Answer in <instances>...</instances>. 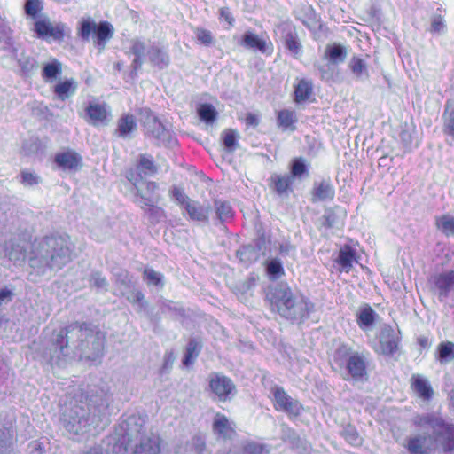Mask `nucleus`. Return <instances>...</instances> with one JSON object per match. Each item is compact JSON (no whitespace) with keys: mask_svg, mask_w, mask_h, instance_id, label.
Wrapping results in <instances>:
<instances>
[{"mask_svg":"<svg viewBox=\"0 0 454 454\" xmlns=\"http://www.w3.org/2000/svg\"><path fill=\"white\" fill-rule=\"evenodd\" d=\"M375 312L371 307H366L361 310L358 317V323L360 325L370 326L374 322Z\"/></svg>","mask_w":454,"mask_h":454,"instance_id":"5fc2aeb1","label":"nucleus"},{"mask_svg":"<svg viewBox=\"0 0 454 454\" xmlns=\"http://www.w3.org/2000/svg\"><path fill=\"white\" fill-rule=\"evenodd\" d=\"M20 182L24 186H34L41 182V178L35 172L24 169L20 172Z\"/></svg>","mask_w":454,"mask_h":454,"instance_id":"3c124183","label":"nucleus"},{"mask_svg":"<svg viewBox=\"0 0 454 454\" xmlns=\"http://www.w3.org/2000/svg\"><path fill=\"white\" fill-rule=\"evenodd\" d=\"M333 363L340 369L346 370L347 376H343L344 380L350 378L355 381H364L367 379L365 356L353 351L347 345H341L335 350Z\"/></svg>","mask_w":454,"mask_h":454,"instance_id":"0eeeda50","label":"nucleus"},{"mask_svg":"<svg viewBox=\"0 0 454 454\" xmlns=\"http://www.w3.org/2000/svg\"><path fill=\"white\" fill-rule=\"evenodd\" d=\"M146 50L145 43L139 39L132 41L130 52L135 55V59L131 63L133 68L132 74L137 73L143 64V57ZM151 64L159 69L166 68L170 63V58L168 51L159 43H152L146 52Z\"/></svg>","mask_w":454,"mask_h":454,"instance_id":"6e6552de","label":"nucleus"},{"mask_svg":"<svg viewBox=\"0 0 454 454\" xmlns=\"http://www.w3.org/2000/svg\"><path fill=\"white\" fill-rule=\"evenodd\" d=\"M416 427H428L432 434H418L410 437L405 445L410 454H427L440 443L444 452L454 450V426L434 413L416 415L412 419Z\"/></svg>","mask_w":454,"mask_h":454,"instance_id":"7ed1b4c3","label":"nucleus"},{"mask_svg":"<svg viewBox=\"0 0 454 454\" xmlns=\"http://www.w3.org/2000/svg\"><path fill=\"white\" fill-rule=\"evenodd\" d=\"M266 271L270 279H278L285 274L283 265L279 259L273 258L266 262Z\"/></svg>","mask_w":454,"mask_h":454,"instance_id":"37998d69","label":"nucleus"},{"mask_svg":"<svg viewBox=\"0 0 454 454\" xmlns=\"http://www.w3.org/2000/svg\"><path fill=\"white\" fill-rule=\"evenodd\" d=\"M13 433L12 430L4 428L0 433V454L9 452L12 444Z\"/></svg>","mask_w":454,"mask_h":454,"instance_id":"09e8293b","label":"nucleus"},{"mask_svg":"<svg viewBox=\"0 0 454 454\" xmlns=\"http://www.w3.org/2000/svg\"><path fill=\"white\" fill-rule=\"evenodd\" d=\"M340 434L349 444L353 446H360L363 443V438L360 436L356 428L350 424L343 427Z\"/></svg>","mask_w":454,"mask_h":454,"instance_id":"4c0bfd02","label":"nucleus"},{"mask_svg":"<svg viewBox=\"0 0 454 454\" xmlns=\"http://www.w3.org/2000/svg\"><path fill=\"white\" fill-rule=\"evenodd\" d=\"M197 40L206 46H208L213 42V36L208 30L203 28H197L195 31Z\"/></svg>","mask_w":454,"mask_h":454,"instance_id":"0e129e2a","label":"nucleus"},{"mask_svg":"<svg viewBox=\"0 0 454 454\" xmlns=\"http://www.w3.org/2000/svg\"><path fill=\"white\" fill-rule=\"evenodd\" d=\"M454 359V343L447 341L438 346V360L441 364H446Z\"/></svg>","mask_w":454,"mask_h":454,"instance_id":"79ce46f5","label":"nucleus"},{"mask_svg":"<svg viewBox=\"0 0 454 454\" xmlns=\"http://www.w3.org/2000/svg\"><path fill=\"white\" fill-rule=\"evenodd\" d=\"M282 437L285 441H288L294 447L302 449L304 451L308 450L307 442L301 440L297 434L289 427L283 428Z\"/></svg>","mask_w":454,"mask_h":454,"instance_id":"a19ab883","label":"nucleus"},{"mask_svg":"<svg viewBox=\"0 0 454 454\" xmlns=\"http://www.w3.org/2000/svg\"><path fill=\"white\" fill-rule=\"evenodd\" d=\"M18 62L19 67L21 69V72L25 75H29L33 71H35L37 67V61L31 56H25L22 51L20 57H19V51L17 52V59H13Z\"/></svg>","mask_w":454,"mask_h":454,"instance_id":"f704fd0d","label":"nucleus"},{"mask_svg":"<svg viewBox=\"0 0 454 454\" xmlns=\"http://www.w3.org/2000/svg\"><path fill=\"white\" fill-rule=\"evenodd\" d=\"M198 114L201 121L212 123L215 120L217 113L212 105L202 104L198 108Z\"/></svg>","mask_w":454,"mask_h":454,"instance_id":"a18cd8bd","label":"nucleus"},{"mask_svg":"<svg viewBox=\"0 0 454 454\" xmlns=\"http://www.w3.org/2000/svg\"><path fill=\"white\" fill-rule=\"evenodd\" d=\"M411 387L413 390L424 400H430L433 396V389L428 381L419 375L411 377Z\"/></svg>","mask_w":454,"mask_h":454,"instance_id":"393cba45","label":"nucleus"},{"mask_svg":"<svg viewBox=\"0 0 454 454\" xmlns=\"http://www.w3.org/2000/svg\"><path fill=\"white\" fill-rule=\"evenodd\" d=\"M312 94V83L306 80L299 82L295 87V101L298 103L307 100Z\"/></svg>","mask_w":454,"mask_h":454,"instance_id":"58836bf2","label":"nucleus"},{"mask_svg":"<svg viewBox=\"0 0 454 454\" xmlns=\"http://www.w3.org/2000/svg\"><path fill=\"white\" fill-rule=\"evenodd\" d=\"M144 280L149 285L163 286L162 276L153 269H145L144 270Z\"/></svg>","mask_w":454,"mask_h":454,"instance_id":"864d4df0","label":"nucleus"},{"mask_svg":"<svg viewBox=\"0 0 454 454\" xmlns=\"http://www.w3.org/2000/svg\"><path fill=\"white\" fill-rule=\"evenodd\" d=\"M170 192L172 197L175 198V200L183 208H184L188 202L192 200L179 187L173 186Z\"/></svg>","mask_w":454,"mask_h":454,"instance_id":"052dcab7","label":"nucleus"},{"mask_svg":"<svg viewBox=\"0 0 454 454\" xmlns=\"http://www.w3.org/2000/svg\"><path fill=\"white\" fill-rule=\"evenodd\" d=\"M161 310L163 313H169L171 316L183 317L184 316V309L178 307L171 301H165L162 303Z\"/></svg>","mask_w":454,"mask_h":454,"instance_id":"6e6d98bb","label":"nucleus"},{"mask_svg":"<svg viewBox=\"0 0 454 454\" xmlns=\"http://www.w3.org/2000/svg\"><path fill=\"white\" fill-rule=\"evenodd\" d=\"M336 223V215L332 210H326L323 215L322 224L326 228H333Z\"/></svg>","mask_w":454,"mask_h":454,"instance_id":"774afa93","label":"nucleus"},{"mask_svg":"<svg viewBox=\"0 0 454 454\" xmlns=\"http://www.w3.org/2000/svg\"><path fill=\"white\" fill-rule=\"evenodd\" d=\"M5 255L9 258V260L14 262L15 263H20L25 261L26 258V249L23 245L20 242L10 239L5 243Z\"/></svg>","mask_w":454,"mask_h":454,"instance_id":"aec40b11","label":"nucleus"},{"mask_svg":"<svg viewBox=\"0 0 454 454\" xmlns=\"http://www.w3.org/2000/svg\"><path fill=\"white\" fill-rule=\"evenodd\" d=\"M105 340V333L98 326L76 321L53 335L43 356L58 366L71 359L95 361L103 355Z\"/></svg>","mask_w":454,"mask_h":454,"instance_id":"f257e3e1","label":"nucleus"},{"mask_svg":"<svg viewBox=\"0 0 454 454\" xmlns=\"http://www.w3.org/2000/svg\"><path fill=\"white\" fill-rule=\"evenodd\" d=\"M52 24L47 20H38L35 23L34 31L37 34L38 37H48Z\"/></svg>","mask_w":454,"mask_h":454,"instance_id":"603ef678","label":"nucleus"},{"mask_svg":"<svg viewBox=\"0 0 454 454\" xmlns=\"http://www.w3.org/2000/svg\"><path fill=\"white\" fill-rule=\"evenodd\" d=\"M324 57L332 64L342 63L347 57V50L340 44H327L325 50Z\"/></svg>","mask_w":454,"mask_h":454,"instance_id":"b1692460","label":"nucleus"},{"mask_svg":"<svg viewBox=\"0 0 454 454\" xmlns=\"http://www.w3.org/2000/svg\"><path fill=\"white\" fill-rule=\"evenodd\" d=\"M348 67L356 79L362 80L364 78H368L369 74L367 67L362 59L358 57L351 58Z\"/></svg>","mask_w":454,"mask_h":454,"instance_id":"e433bc0d","label":"nucleus"},{"mask_svg":"<svg viewBox=\"0 0 454 454\" xmlns=\"http://www.w3.org/2000/svg\"><path fill=\"white\" fill-rule=\"evenodd\" d=\"M400 333L390 326H384L380 334V350L383 355L392 356L398 350Z\"/></svg>","mask_w":454,"mask_h":454,"instance_id":"4468645a","label":"nucleus"},{"mask_svg":"<svg viewBox=\"0 0 454 454\" xmlns=\"http://www.w3.org/2000/svg\"><path fill=\"white\" fill-rule=\"evenodd\" d=\"M445 126L450 134L454 135V105L447 102L445 110Z\"/></svg>","mask_w":454,"mask_h":454,"instance_id":"13d9d810","label":"nucleus"},{"mask_svg":"<svg viewBox=\"0 0 454 454\" xmlns=\"http://www.w3.org/2000/svg\"><path fill=\"white\" fill-rule=\"evenodd\" d=\"M54 161L63 170L76 171L82 166V157L74 151L57 153Z\"/></svg>","mask_w":454,"mask_h":454,"instance_id":"f3484780","label":"nucleus"},{"mask_svg":"<svg viewBox=\"0 0 454 454\" xmlns=\"http://www.w3.org/2000/svg\"><path fill=\"white\" fill-rule=\"evenodd\" d=\"M187 448L192 454H204L206 451V441L202 436L195 435L188 442Z\"/></svg>","mask_w":454,"mask_h":454,"instance_id":"de8ad7c7","label":"nucleus"},{"mask_svg":"<svg viewBox=\"0 0 454 454\" xmlns=\"http://www.w3.org/2000/svg\"><path fill=\"white\" fill-rule=\"evenodd\" d=\"M237 256L245 264H251L259 259L260 254L253 245H247L237 251Z\"/></svg>","mask_w":454,"mask_h":454,"instance_id":"473e14b6","label":"nucleus"},{"mask_svg":"<svg viewBox=\"0 0 454 454\" xmlns=\"http://www.w3.org/2000/svg\"><path fill=\"white\" fill-rule=\"evenodd\" d=\"M212 429L218 437L231 439L235 435V430L226 416L217 413L213 420Z\"/></svg>","mask_w":454,"mask_h":454,"instance_id":"6ab92c4d","label":"nucleus"},{"mask_svg":"<svg viewBox=\"0 0 454 454\" xmlns=\"http://www.w3.org/2000/svg\"><path fill=\"white\" fill-rule=\"evenodd\" d=\"M268 450L262 444L249 442L245 445L243 454H268Z\"/></svg>","mask_w":454,"mask_h":454,"instance_id":"e2e57ef3","label":"nucleus"},{"mask_svg":"<svg viewBox=\"0 0 454 454\" xmlns=\"http://www.w3.org/2000/svg\"><path fill=\"white\" fill-rule=\"evenodd\" d=\"M64 28L65 26L63 24L52 26L48 36L52 37L54 40L61 41L64 38Z\"/></svg>","mask_w":454,"mask_h":454,"instance_id":"338daca9","label":"nucleus"},{"mask_svg":"<svg viewBox=\"0 0 454 454\" xmlns=\"http://www.w3.org/2000/svg\"><path fill=\"white\" fill-rule=\"evenodd\" d=\"M269 181L270 187L279 195L286 193L294 182L293 176L288 174L281 176L276 173L271 175Z\"/></svg>","mask_w":454,"mask_h":454,"instance_id":"412c9836","label":"nucleus"},{"mask_svg":"<svg viewBox=\"0 0 454 454\" xmlns=\"http://www.w3.org/2000/svg\"><path fill=\"white\" fill-rule=\"evenodd\" d=\"M75 90L76 84L74 79L65 80L63 82H58L54 86V93L61 100L67 98L69 96L74 93Z\"/></svg>","mask_w":454,"mask_h":454,"instance_id":"c756f323","label":"nucleus"},{"mask_svg":"<svg viewBox=\"0 0 454 454\" xmlns=\"http://www.w3.org/2000/svg\"><path fill=\"white\" fill-rule=\"evenodd\" d=\"M256 284V278L254 276H250L247 279H246L244 282L239 284L236 288L239 293H240L242 295L248 294Z\"/></svg>","mask_w":454,"mask_h":454,"instance_id":"680f3d73","label":"nucleus"},{"mask_svg":"<svg viewBox=\"0 0 454 454\" xmlns=\"http://www.w3.org/2000/svg\"><path fill=\"white\" fill-rule=\"evenodd\" d=\"M127 179L131 182L136 189V195L137 196V188H139L138 183L142 180V174L138 171L129 169L126 172Z\"/></svg>","mask_w":454,"mask_h":454,"instance_id":"69168bd1","label":"nucleus"},{"mask_svg":"<svg viewBox=\"0 0 454 454\" xmlns=\"http://www.w3.org/2000/svg\"><path fill=\"white\" fill-rule=\"evenodd\" d=\"M433 290L440 301H444L454 289V270H446L432 277Z\"/></svg>","mask_w":454,"mask_h":454,"instance_id":"ddd939ff","label":"nucleus"},{"mask_svg":"<svg viewBox=\"0 0 454 454\" xmlns=\"http://www.w3.org/2000/svg\"><path fill=\"white\" fill-rule=\"evenodd\" d=\"M209 388L221 402L230 400L236 393V387L232 380L217 373L210 375Z\"/></svg>","mask_w":454,"mask_h":454,"instance_id":"f8f14e48","label":"nucleus"},{"mask_svg":"<svg viewBox=\"0 0 454 454\" xmlns=\"http://www.w3.org/2000/svg\"><path fill=\"white\" fill-rule=\"evenodd\" d=\"M272 309L292 323L301 324L309 317L314 304L301 294H296L285 283H278L268 293Z\"/></svg>","mask_w":454,"mask_h":454,"instance_id":"39448f33","label":"nucleus"},{"mask_svg":"<svg viewBox=\"0 0 454 454\" xmlns=\"http://www.w3.org/2000/svg\"><path fill=\"white\" fill-rule=\"evenodd\" d=\"M91 34L95 35V43L100 50H102L105 47L106 41L112 38L114 28L113 26L107 21H103L99 24H97L90 19L82 20L80 23L78 35L83 41H89Z\"/></svg>","mask_w":454,"mask_h":454,"instance_id":"9d476101","label":"nucleus"},{"mask_svg":"<svg viewBox=\"0 0 454 454\" xmlns=\"http://www.w3.org/2000/svg\"><path fill=\"white\" fill-rule=\"evenodd\" d=\"M355 250L349 246H345L339 252L337 262L341 266L343 270L348 272L355 260Z\"/></svg>","mask_w":454,"mask_h":454,"instance_id":"7c9ffc66","label":"nucleus"},{"mask_svg":"<svg viewBox=\"0 0 454 454\" xmlns=\"http://www.w3.org/2000/svg\"><path fill=\"white\" fill-rule=\"evenodd\" d=\"M138 114L139 121L145 129V134L155 139L157 145H163L165 146L176 145V141L170 130L165 128L150 109L142 108L139 110Z\"/></svg>","mask_w":454,"mask_h":454,"instance_id":"1a4fd4ad","label":"nucleus"},{"mask_svg":"<svg viewBox=\"0 0 454 454\" xmlns=\"http://www.w3.org/2000/svg\"><path fill=\"white\" fill-rule=\"evenodd\" d=\"M43 10L41 0H27L24 5L25 13L33 20H37Z\"/></svg>","mask_w":454,"mask_h":454,"instance_id":"49530a36","label":"nucleus"},{"mask_svg":"<svg viewBox=\"0 0 454 454\" xmlns=\"http://www.w3.org/2000/svg\"><path fill=\"white\" fill-rule=\"evenodd\" d=\"M20 44L15 42L12 29L4 21H0V61L6 59H17Z\"/></svg>","mask_w":454,"mask_h":454,"instance_id":"9b49d317","label":"nucleus"},{"mask_svg":"<svg viewBox=\"0 0 454 454\" xmlns=\"http://www.w3.org/2000/svg\"><path fill=\"white\" fill-rule=\"evenodd\" d=\"M273 394L277 410L283 411L293 416H298L300 414L301 404L298 401L291 398L282 387H275Z\"/></svg>","mask_w":454,"mask_h":454,"instance_id":"2eb2a0df","label":"nucleus"},{"mask_svg":"<svg viewBox=\"0 0 454 454\" xmlns=\"http://www.w3.org/2000/svg\"><path fill=\"white\" fill-rule=\"evenodd\" d=\"M62 74V64L57 59H52L43 67L42 77L46 82L56 81Z\"/></svg>","mask_w":454,"mask_h":454,"instance_id":"4be33fe9","label":"nucleus"},{"mask_svg":"<svg viewBox=\"0 0 454 454\" xmlns=\"http://www.w3.org/2000/svg\"><path fill=\"white\" fill-rule=\"evenodd\" d=\"M283 32H286L284 36L285 46L292 54L297 55L301 50V43L296 32L291 27H283Z\"/></svg>","mask_w":454,"mask_h":454,"instance_id":"2f4dec72","label":"nucleus"},{"mask_svg":"<svg viewBox=\"0 0 454 454\" xmlns=\"http://www.w3.org/2000/svg\"><path fill=\"white\" fill-rule=\"evenodd\" d=\"M89 282L90 286L96 287L97 289L106 290L108 286L106 278L98 271L91 273Z\"/></svg>","mask_w":454,"mask_h":454,"instance_id":"4d7b16f0","label":"nucleus"},{"mask_svg":"<svg viewBox=\"0 0 454 454\" xmlns=\"http://www.w3.org/2000/svg\"><path fill=\"white\" fill-rule=\"evenodd\" d=\"M436 228L443 234L454 236V216L450 215H442L435 218Z\"/></svg>","mask_w":454,"mask_h":454,"instance_id":"c9c22d12","label":"nucleus"},{"mask_svg":"<svg viewBox=\"0 0 454 454\" xmlns=\"http://www.w3.org/2000/svg\"><path fill=\"white\" fill-rule=\"evenodd\" d=\"M107 407L108 400L104 395H90L86 402L73 398L62 407L60 423L71 434H84L91 426H98Z\"/></svg>","mask_w":454,"mask_h":454,"instance_id":"f03ea898","label":"nucleus"},{"mask_svg":"<svg viewBox=\"0 0 454 454\" xmlns=\"http://www.w3.org/2000/svg\"><path fill=\"white\" fill-rule=\"evenodd\" d=\"M295 121L296 118L293 111L282 110L278 113V122L285 129H291L294 130V127L293 125Z\"/></svg>","mask_w":454,"mask_h":454,"instance_id":"c03bdc74","label":"nucleus"},{"mask_svg":"<svg viewBox=\"0 0 454 454\" xmlns=\"http://www.w3.org/2000/svg\"><path fill=\"white\" fill-rule=\"evenodd\" d=\"M137 196L143 200L141 207L145 209L150 223L153 224L159 223L165 217V213L162 208L154 206V203L157 201L156 198L147 196L139 188H137Z\"/></svg>","mask_w":454,"mask_h":454,"instance_id":"dca6fc26","label":"nucleus"},{"mask_svg":"<svg viewBox=\"0 0 454 454\" xmlns=\"http://www.w3.org/2000/svg\"><path fill=\"white\" fill-rule=\"evenodd\" d=\"M73 259L70 240L63 236H45L35 241L28 259L29 265L39 274L59 270Z\"/></svg>","mask_w":454,"mask_h":454,"instance_id":"20e7f679","label":"nucleus"},{"mask_svg":"<svg viewBox=\"0 0 454 454\" xmlns=\"http://www.w3.org/2000/svg\"><path fill=\"white\" fill-rule=\"evenodd\" d=\"M223 145L225 148L232 152L237 146V133L233 129H228L225 131L223 137Z\"/></svg>","mask_w":454,"mask_h":454,"instance_id":"bf43d9fd","label":"nucleus"},{"mask_svg":"<svg viewBox=\"0 0 454 454\" xmlns=\"http://www.w3.org/2000/svg\"><path fill=\"white\" fill-rule=\"evenodd\" d=\"M240 44L248 49L258 50L263 53L267 51L268 48L265 41L260 39L256 35L250 31L244 34Z\"/></svg>","mask_w":454,"mask_h":454,"instance_id":"c85d7f7f","label":"nucleus"},{"mask_svg":"<svg viewBox=\"0 0 454 454\" xmlns=\"http://www.w3.org/2000/svg\"><path fill=\"white\" fill-rule=\"evenodd\" d=\"M136 127L137 124L134 116L126 114L118 121L115 133L122 138H128L130 133L136 129Z\"/></svg>","mask_w":454,"mask_h":454,"instance_id":"bb28decb","label":"nucleus"},{"mask_svg":"<svg viewBox=\"0 0 454 454\" xmlns=\"http://www.w3.org/2000/svg\"><path fill=\"white\" fill-rule=\"evenodd\" d=\"M201 350V343L196 338H192L189 340L184 356L183 359V364L186 367L193 364L195 359L198 357L200 352Z\"/></svg>","mask_w":454,"mask_h":454,"instance_id":"a878e982","label":"nucleus"},{"mask_svg":"<svg viewBox=\"0 0 454 454\" xmlns=\"http://www.w3.org/2000/svg\"><path fill=\"white\" fill-rule=\"evenodd\" d=\"M189 219L195 222L208 223L211 207L209 205H201L199 201L191 200L184 208Z\"/></svg>","mask_w":454,"mask_h":454,"instance_id":"a211bd4d","label":"nucleus"},{"mask_svg":"<svg viewBox=\"0 0 454 454\" xmlns=\"http://www.w3.org/2000/svg\"><path fill=\"white\" fill-rule=\"evenodd\" d=\"M127 443L132 450L131 454H160V436L144 427V421L137 416H129L125 420Z\"/></svg>","mask_w":454,"mask_h":454,"instance_id":"423d86ee","label":"nucleus"},{"mask_svg":"<svg viewBox=\"0 0 454 454\" xmlns=\"http://www.w3.org/2000/svg\"><path fill=\"white\" fill-rule=\"evenodd\" d=\"M308 173V168L305 160L302 158L294 159L291 165V173L289 176L294 177H301L302 175Z\"/></svg>","mask_w":454,"mask_h":454,"instance_id":"8fccbe9b","label":"nucleus"},{"mask_svg":"<svg viewBox=\"0 0 454 454\" xmlns=\"http://www.w3.org/2000/svg\"><path fill=\"white\" fill-rule=\"evenodd\" d=\"M86 114L91 120L93 124L102 122L106 119V110L104 106L99 104L90 103L86 107Z\"/></svg>","mask_w":454,"mask_h":454,"instance_id":"72a5a7b5","label":"nucleus"},{"mask_svg":"<svg viewBox=\"0 0 454 454\" xmlns=\"http://www.w3.org/2000/svg\"><path fill=\"white\" fill-rule=\"evenodd\" d=\"M214 207L216 218L221 223L231 219L234 215L232 207L228 201L215 199Z\"/></svg>","mask_w":454,"mask_h":454,"instance_id":"cd10ccee","label":"nucleus"},{"mask_svg":"<svg viewBox=\"0 0 454 454\" xmlns=\"http://www.w3.org/2000/svg\"><path fill=\"white\" fill-rule=\"evenodd\" d=\"M137 171L144 175H152L157 172V168L150 156L140 154L137 165Z\"/></svg>","mask_w":454,"mask_h":454,"instance_id":"ea45409f","label":"nucleus"},{"mask_svg":"<svg viewBox=\"0 0 454 454\" xmlns=\"http://www.w3.org/2000/svg\"><path fill=\"white\" fill-rule=\"evenodd\" d=\"M334 197V189L327 181H321L314 184L312 190V200L322 201L325 200H332Z\"/></svg>","mask_w":454,"mask_h":454,"instance_id":"5701e85b","label":"nucleus"}]
</instances>
